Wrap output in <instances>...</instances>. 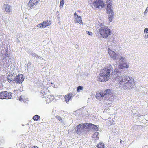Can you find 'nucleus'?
<instances>
[{
    "instance_id": "30",
    "label": "nucleus",
    "mask_w": 148,
    "mask_h": 148,
    "mask_svg": "<svg viewBox=\"0 0 148 148\" xmlns=\"http://www.w3.org/2000/svg\"><path fill=\"white\" fill-rule=\"evenodd\" d=\"M3 57L5 58H6L7 57H8V52L6 51L4 55H3Z\"/></svg>"
},
{
    "instance_id": "9",
    "label": "nucleus",
    "mask_w": 148,
    "mask_h": 148,
    "mask_svg": "<svg viewBox=\"0 0 148 148\" xmlns=\"http://www.w3.org/2000/svg\"><path fill=\"white\" fill-rule=\"evenodd\" d=\"M24 80L23 75H18L14 78V80L17 83H21Z\"/></svg>"
},
{
    "instance_id": "14",
    "label": "nucleus",
    "mask_w": 148,
    "mask_h": 148,
    "mask_svg": "<svg viewBox=\"0 0 148 148\" xmlns=\"http://www.w3.org/2000/svg\"><path fill=\"white\" fill-rule=\"evenodd\" d=\"M47 96H45V99H46V101L48 102H51L54 99V96L51 95L49 92L48 93H47Z\"/></svg>"
},
{
    "instance_id": "21",
    "label": "nucleus",
    "mask_w": 148,
    "mask_h": 148,
    "mask_svg": "<svg viewBox=\"0 0 148 148\" xmlns=\"http://www.w3.org/2000/svg\"><path fill=\"white\" fill-rule=\"evenodd\" d=\"M99 136V133L97 132H95L92 136V138L96 140H98Z\"/></svg>"
},
{
    "instance_id": "11",
    "label": "nucleus",
    "mask_w": 148,
    "mask_h": 148,
    "mask_svg": "<svg viewBox=\"0 0 148 148\" xmlns=\"http://www.w3.org/2000/svg\"><path fill=\"white\" fill-rule=\"evenodd\" d=\"M108 51L110 57L112 58L114 60H116V54L115 52L112 50L110 48H108Z\"/></svg>"
},
{
    "instance_id": "7",
    "label": "nucleus",
    "mask_w": 148,
    "mask_h": 148,
    "mask_svg": "<svg viewBox=\"0 0 148 148\" xmlns=\"http://www.w3.org/2000/svg\"><path fill=\"white\" fill-rule=\"evenodd\" d=\"M101 74H112V69L111 65H109L105 69H102L101 71Z\"/></svg>"
},
{
    "instance_id": "15",
    "label": "nucleus",
    "mask_w": 148,
    "mask_h": 148,
    "mask_svg": "<svg viewBox=\"0 0 148 148\" xmlns=\"http://www.w3.org/2000/svg\"><path fill=\"white\" fill-rule=\"evenodd\" d=\"M74 96L72 93H69L64 97L66 103L69 102L71 98Z\"/></svg>"
},
{
    "instance_id": "27",
    "label": "nucleus",
    "mask_w": 148,
    "mask_h": 148,
    "mask_svg": "<svg viewBox=\"0 0 148 148\" xmlns=\"http://www.w3.org/2000/svg\"><path fill=\"white\" fill-rule=\"evenodd\" d=\"M98 148H104V145L103 143H100L97 146Z\"/></svg>"
},
{
    "instance_id": "28",
    "label": "nucleus",
    "mask_w": 148,
    "mask_h": 148,
    "mask_svg": "<svg viewBox=\"0 0 148 148\" xmlns=\"http://www.w3.org/2000/svg\"><path fill=\"white\" fill-rule=\"evenodd\" d=\"M64 3V0H60V7L62 8L63 7V5Z\"/></svg>"
},
{
    "instance_id": "19",
    "label": "nucleus",
    "mask_w": 148,
    "mask_h": 148,
    "mask_svg": "<svg viewBox=\"0 0 148 148\" xmlns=\"http://www.w3.org/2000/svg\"><path fill=\"white\" fill-rule=\"evenodd\" d=\"M109 94L107 95L106 99L107 100H109L110 101L114 99V97L113 96V93L112 92L111 93L108 92Z\"/></svg>"
},
{
    "instance_id": "10",
    "label": "nucleus",
    "mask_w": 148,
    "mask_h": 148,
    "mask_svg": "<svg viewBox=\"0 0 148 148\" xmlns=\"http://www.w3.org/2000/svg\"><path fill=\"white\" fill-rule=\"evenodd\" d=\"M40 0H30L28 3V6L30 8H33L34 6L37 5Z\"/></svg>"
},
{
    "instance_id": "44",
    "label": "nucleus",
    "mask_w": 148,
    "mask_h": 148,
    "mask_svg": "<svg viewBox=\"0 0 148 148\" xmlns=\"http://www.w3.org/2000/svg\"><path fill=\"white\" fill-rule=\"evenodd\" d=\"M122 140H121L120 141V143H122Z\"/></svg>"
},
{
    "instance_id": "6",
    "label": "nucleus",
    "mask_w": 148,
    "mask_h": 148,
    "mask_svg": "<svg viewBox=\"0 0 148 148\" xmlns=\"http://www.w3.org/2000/svg\"><path fill=\"white\" fill-rule=\"evenodd\" d=\"M92 7L94 6V8H103L105 5L103 2L101 0H95L92 3Z\"/></svg>"
},
{
    "instance_id": "1",
    "label": "nucleus",
    "mask_w": 148,
    "mask_h": 148,
    "mask_svg": "<svg viewBox=\"0 0 148 148\" xmlns=\"http://www.w3.org/2000/svg\"><path fill=\"white\" fill-rule=\"evenodd\" d=\"M115 79H117L119 83L116 85V87L119 90L130 89L133 87L135 84L133 79L127 76H122L121 75H116Z\"/></svg>"
},
{
    "instance_id": "22",
    "label": "nucleus",
    "mask_w": 148,
    "mask_h": 148,
    "mask_svg": "<svg viewBox=\"0 0 148 148\" xmlns=\"http://www.w3.org/2000/svg\"><path fill=\"white\" fill-rule=\"evenodd\" d=\"M7 78L8 81L10 83L14 79V76H13V75H8Z\"/></svg>"
},
{
    "instance_id": "16",
    "label": "nucleus",
    "mask_w": 148,
    "mask_h": 148,
    "mask_svg": "<svg viewBox=\"0 0 148 148\" xmlns=\"http://www.w3.org/2000/svg\"><path fill=\"white\" fill-rule=\"evenodd\" d=\"M42 27L45 28L47 26L50 25L51 24V21L49 20H47L42 23Z\"/></svg>"
},
{
    "instance_id": "33",
    "label": "nucleus",
    "mask_w": 148,
    "mask_h": 148,
    "mask_svg": "<svg viewBox=\"0 0 148 148\" xmlns=\"http://www.w3.org/2000/svg\"><path fill=\"white\" fill-rule=\"evenodd\" d=\"M56 117L60 121H62V119L60 116H56Z\"/></svg>"
},
{
    "instance_id": "43",
    "label": "nucleus",
    "mask_w": 148,
    "mask_h": 148,
    "mask_svg": "<svg viewBox=\"0 0 148 148\" xmlns=\"http://www.w3.org/2000/svg\"><path fill=\"white\" fill-rule=\"evenodd\" d=\"M116 71H114V74H116V73H118V72H116Z\"/></svg>"
},
{
    "instance_id": "35",
    "label": "nucleus",
    "mask_w": 148,
    "mask_h": 148,
    "mask_svg": "<svg viewBox=\"0 0 148 148\" xmlns=\"http://www.w3.org/2000/svg\"><path fill=\"white\" fill-rule=\"evenodd\" d=\"M37 27L41 28H44L43 27H42V23H41L38 24L37 25Z\"/></svg>"
},
{
    "instance_id": "39",
    "label": "nucleus",
    "mask_w": 148,
    "mask_h": 148,
    "mask_svg": "<svg viewBox=\"0 0 148 148\" xmlns=\"http://www.w3.org/2000/svg\"><path fill=\"white\" fill-rule=\"evenodd\" d=\"M144 38L145 39H147L148 38V34H145L144 36Z\"/></svg>"
},
{
    "instance_id": "3",
    "label": "nucleus",
    "mask_w": 148,
    "mask_h": 148,
    "mask_svg": "<svg viewBox=\"0 0 148 148\" xmlns=\"http://www.w3.org/2000/svg\"><path fill=\"white\" fill-rule=\"evenodd\" d=\"M118 58L119 60L118 62V65L119 68L121 69L128 68L129 64L125 61V57L120 55L119 56Z\"/></svg>"
},
{
    "instance_id": "40",
    "label": "nucleus",
    "mask_w": 148,
    "mask_h": 148,
    "mask_svg": "<svg viewBox=\"0 0 148 148\" xmlns=\"http://www.w3.org/2000/svg\"><path fill=\"white\" fill-rule=\"evenodd\" d=\"M23 99H22L21 98V96H20L19 97V100L20 101H23Z\"/></svg>"
},
{
    "instance_id": "24",
    "label": "nucleus",
    "mask_w": 148,
    "mask_h": 148,
    "mask_svg": "<svg viewBox=\"0 0 148 148\" xmlns=\"http://www.w3.org/2000/svg\"><path fill=\"white\" fill-rule=\"evenodd\" d=\"M33 119L35 121H37L40 120V117L39 115H36L33 117Z\"/></svg>"
},
{
    "instance_id": "29",
    "label": "nucleus",
    "mask_w": 148,
    "mask_h": 148,
    "mask_svg": "<svg viewBox=\"0 0 148 148\" xmlns=\"http://www.w3.org/2000/svg\"><path fill=\"white\" fill-rule=\"evenodd\" d=\"M83 87L81 86H79L77 88V90L78 92H80V90H82Z\"/></svg>"
},
{
    "instance_id": "23",
    "label": "nucleus",
    "mask_w": 148,
    "mask_h": 148,
    "mask_svg": "<svg viewBox=\"0 0 148 148\" xmlns=\"http://www.w3.org/2000/svg\"><path fill=\"white\" fill-rule=\"evenodd\" d=\"M106 13L108 14V16H114V13L113 10H106Z\"/></svg>"
},
{
    "instance_id": "31",
    "label": "nucleus",
    "mask_w": 148,
    "mask_h": 148,
    "mask_svg": "<svg viewBox=\"0 0 148 148\" xmlns=\"http://www.w3.org/2000/svg\"><path fill=\"white\" fill-rule=\"evenodd\" d=\"M86 32L87 34L89 36H92L93 35L92 33L91 32L86 31Z\"/></svg>"
},
{
    "instance_id": "20",
    "label": "nucleus",
    "mask_w": 148,
    "mask_h": 148,
    "mask_svg": "<svg viewBox=\"0 0 148 148\" xmlns=\"http://www.w3.org/2000/svg\"><path fill=\"white\" fill-rule=\"evenodd\" d=\"M4 8L5 11L7 12H10L12 11V7L8 4H6Z\"/></svg>"
},
{
    "instance_id": "41",
    "label": "nucleus",
    "mask_w": 148,
    "mask_h": 148,
    "mask_svg": "<svg viewBox=\"0 0 148 148\" xmlns=\"http://www.w3.org/2000/svg\"><path fill=\"white\" fill-rule=\"evenodd\" d=\"M38 59H40L42 60V59H43V58H42V57H40L39 56H38Z\"/></svg>"
},
{
    "instance_id": "4",
    "label": "nucleus",
    "mask_w": 148,
    "mask_h": 148,
    "mask_svg": "<svg viewBox=\"0 0 148 148\" xmlns=\"http://www.w3.org/2000/svg\"><path fill=\"white\" fill-rule=\"evenodd\" d=\"M88 124H80L76 127V131L78 134L80 135L82 132V130L86 129L88 127Z\"/></svg>"
},
{
    "instance_id": "36",
    "label": "nucleus",
    "mask_w": 148,
    "mask_h": 148,
    "mask_svg": "<svg viewBox=\"0 0 148 148\" xmlns=\"http://www.w3.org/2000/svg\"><path fill=\"white\" fill-rule=\"evenodd\" d=\"M11 64V62L9 61V60H8V62H7L6 66L7 67H9L10 64Z\"/></svg>"
},
{
    "instance_id": "13",
    "label": "nucleus",
    "mask_w": 148,
    "mask_h": 148,
    "mask_svg": "<svg viewBox=\"0 0 148 148\" xmlns=\"http://www.w3.org/2000/svg\"><path fill=\"white\" fill-rule=\"evenodd\" d=\"M74 15L75 21L80 24H83L81 17L78 16L76 12L74 13Z\"/></svg>"
},
{
    "instance_id": "17",
    "label": "nucleus",
    "mask_w": 148,
    "mask_h": 148,
    "mask_svg": "<svg viewBox=\"0 0 148 148\" xmlns=\"http://www.w3.org/2000/svg\"><path fill=\"white\" fill-rule=\"evenodd\" d=\"M102 94V91H101L100 93L98 92L97 93L96 95V97L97 99L99 100H100L104 97L103 95Z\"/></svg>"
},
{
    "instance_id": "38",
    "label": "nucleus",
    "mask_w": 148,
    "mask_h": 148,
    "mask_svg": "<svg viewBox=\"0 0 148 148\" xmlns=\"http://www.w3.org/2000/svg\"><path fill=\"white\" fill-rule=\"evenodd\" d=\"M148 12V7H147L145 11H144V14H145L146 13H147Z\"/></svg>"
},
{
    "instance_id": "5",
    "label": "nucleus",
    "mask_w": 148,
    "mask_h": 148,
    "mask_svg": "<svg viewBox=\"0 0 148 148\" xmlns=\"http://www.w3.org/2000/svg\"><path fill=\"white\" fill-rule=\"evenodd\" d=\"M12 97V93L10 92L8 93L6 91H4L0 92V98L1 99H9Z\"/></svg>"
},
{
    "instance_id": "42",
    "label": "nucleus",
    "mask_w": 148,
    "mask_h": 148,
    "mask_svg": "<svg viewBox=\"0 0 148 148\" xmlns=\"http://www.w3.org/2000/svg\"><path fill=\"white\" fill-rule=\"evenodd\" d=\"M32 148H39L37 146H34Z\"/></svg>"
},
{
    "instance_id": "26",
    "label": "nucleus",
    "mask_w": 148,
    "mask_h": 148,
    "mask_svg": "<svg viewBox=\"0 0 148 148\" xmlns=\"http://www.w3.org/2000/svg\"><path fill=\"white\" fill-rule=\"evenodd\" d=\"M47 93H48V92L45 93L43 90H41L40 93V96L42 98H45V96H47Z\"/></svg>"
},
{
    "instance_id": "8",
    "label": "nucleus",
    "mask_w": 148,
    "mask_h": 148,
    "mask_svg": "<svg viewBox=\"0 0 148 148\" xmlns=\"http://www.w3.org/2000/svg\"><path fill=\"white\" fill-rule=\"evenodd\" d=\"M110 75H100L97 77V80L99 82L107 81L109 78Z\"/></svg>"
},
{
    "instance_id": "18",
    "label": "nucleus",
    "mask_w": 148,
    "mask_h": 148,
    "mask_svg": "<svg viewBox=\"0 0 148 148\" xmlns=\"http://www.w3.org/2000/svg\"><path fill=\"white\" fill-rule=\"evenodd\" d=\"M111 90L109 89H106V90L104 91H102V94L103 95L104 97L106 99L107 95L109 94L108 92H110V93H111Z\"/></svg>"
},
{
    "instance_id": "34",
    "label": "nucleus",
    "mask_w": 148,
    "mask_h": 148,
    "mask_svg": "<svg viewBox=\"0 0 148 148\" xmlns=\"http://www.w3.org/2000/svg\"><path fill=\"white\" fill-rule=\"evenodd\" d=\"M108 20L110 22H111L112 21V19L114 18V16H108Z\"/></svg>"
},
{
    "instance_id": "32",
    "label": "nucleus",
    "mask_w": 148,
    "mask_h": 148,
    "mask_svg": "<svg viewBox=\"0 0 148 148\" xmlns=\"http://www.w3.org/2000/svg\"><path fill=\"white\" fill-rule=\"evenodd\" d=\"M32 55L33 57H35L37 59H38V55L36 54L35 53H33L32 54Z\"/></svg>"
},
{
    "instance_id": "2",
    "label": "nucleus",
    "mask_w": 148,
    "mask_h": 148,
    "mask_svg": "<svg viewBox=\"0 0 148 148\" xmlns=\"http://www.w3.org/2000/svg\"><path fill=\"white\" fill-rule=\"evenodd\" d=\"M99 25L100 27L98 29V33L102 38L106 39L111 35L112 32L108 26L100 23Z\"/></svg>"
},
{
    "instance_id": "37",
    "label": "nucleus",
    "mask_w": 148,
    "mask_h": 148,
    "mask_svg": "<svg viewBox=\"0 0 148 148\" xmlns=\"http://www.w3.org/2000/svg\"><path fill=\"white\" fill-rule=\"evenodd\" d=\"M144 33L147 34L148 33V28H146L144 29Z\"/></svg>"
},
{
    "instance_id": "12",
    "label": "nucleus",
    "mask_w": 148,
    "mask_h": 148,
    "mask_svg": "<svg viewBox=\"0 0 148 148\" xmlns=\"http://www.w3.org/2000/svg\"><path fill=\"white\" fill-rule=\"evenodd\" d=\"M106 4L107 5V8L106 10H113L112 7V1L111 0H106Z\"/></svg>"
},
{
    "instance_id": "25",
    "label": "nucleus",
    "mask_w": 148,
    "mask_h": 148,
    "mask_svg": "<svg viewBox=\"0 0 148 148\" xmlns=\"http://www.w3.org/2000/svg\"><path fill=\"white\" fill-rule=\"evenodd\" d=\"M89 126L88 127H91L92 128H94L96 130H98V128L97 127V126L95 125H94L92 124H88Z\"/></svg>"
}]
</instances>
